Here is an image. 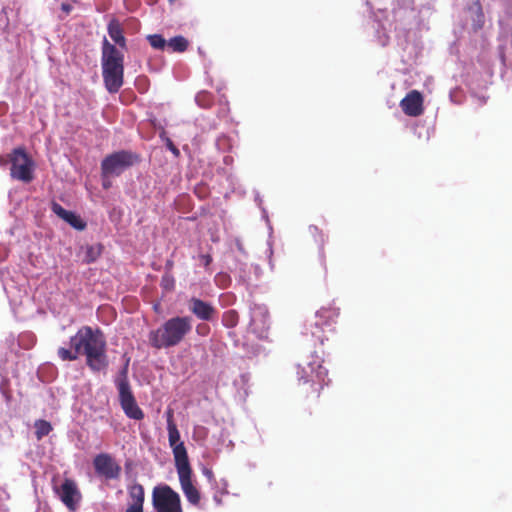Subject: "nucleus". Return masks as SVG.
Instances as JSON below:
<instances>
[{
	"mask_svg": "<svg viewBox=\"0 0 512 512\" xmlns=\"http://www.w3.org/2000/svg\"><path fill=\"white\" fill-rule=\"evenodd\" d=\"M71 348L60 347L57 351L62 361H75L80 355L86 357V365L93 372L104 371L108 367L106 354V339L100 329L90 326H82L77 333L70 338Z\"/></svg>",
	"mask_w": 512,
	"mask_h": 512,
	"instance_id": "1",
	"label": "nucleus"
},
{
	"mask_svg": "<svg viewBox=\"0 0 512 512\" xmlns=\"http://www.w3.org/2000/svg\"><path fill=\"white\" fill-rule=\"evenodd\" d=\"M192 331L190 316H174L148 333V343L157 350L179 345Z\"/></svg>",
	"mask_w": 512,
	"mask_h": 512,
	"instance_id": "2",
	"label": "nucleus"
},
{
	"mask_svg": "<svg viewBox=\"0 0 512 512\" xmlns=\"http://www.w3.org/2000/svg\"><path fill=\"white\" fill-rule=\"evenodd\" d=\"M102 77L105 88L117 93L124 83V54L104 37L102 43Z\"/></svg>",
	"mask_w": 512,
	"mask_h": 512,
	"instance_id": "3",
	"label": "nucleus"
},
{
	"mask_svg": "<svg viewBox=\"0 0 512 512\" xmlns=\"http://www.w3.org/2000/svg\"><path fill=\"white\" fill-rule=\"evenodd\" d=\"M298 384L305 387L306 397H319L321 391L330 382L328 370L320 360L306 362L297 367Z\"/></svg>",
	"mask_w": 512,
	"mask_h": 512,
	"instance_id": "4",
	"label": "nucleus"
},
{
	"mask_svg": "<svg viewBox=\"0 0 512 512\" xmlns=\"http://www.w3.org/2000/svg\"><path fill=\"white\" fill-rule=\"evenodd\" d=\"M140 160L139 154L129 150L113 152L107 155L101 162L102 176H119L126 169L138 164Z\"/></svg>",
	"mask_w": 512,
	"mask_h": 512,
	"instance_id": "5",
	"label": "nucleus"
},
{
	"mask_svg": "<svg viewBox=\"0 0 512 512\" xmlns=\"http://www.w3.org/2000/svg\"><path fill=\"white\" fill-rule=\"evenodd\" d=\"M152 506L156 512H183L180 495L167 484L153 488Z\"/></svg>",
	"mask_w": 512,
	"mask_h": 512,
	"instance_id": "6",
	"label": "nucleus"
},
{
	"mask_svg": "<svg viewBox=\"0 0 512 512\" xmlns=\"http://www.w3.org/2000/svg\"><path fill=\"white\" fill-rule=\"evenodd\" d=\"M10 175L12 178L29 183L33 180L34 163L24 148H15L10 153Z\"/></svg>",
	"mask_w": 512,
	"mask_h": 512,
	"instance_id": "7",
	"label": "nucleus"
},
{
	"mask_svg": "<svg viewBox=\"0 0 512 512\" xmlns=\"http://www.w3.org/2000/svg\"><path fill=\"white\" fill-rule=\"evenodd\" d=\"M95 472L107 480H118L121 475V466L109 453L97 454L93 459Z\"/></svg>",
	"mask_w": 512,
	"mask_h": 512,
	"instance_id": "8",
	"label": "nucleus"
},
{
	"mask_svg": "<svg viewBox=\"0 0 512 512\" xmlns=\"http://www.w3.org/2000/svg\"><path fill=\"white\" fill-rule=\"evenodd\" d=\"M55 492L69 510H76L81 494L74 480L66 478L59 487L55 488Z\"/></svg>",
	"mask_w": 512,
	"mask_h": 512,
	"instance_id": "9",
	"label": "nucleus"
},
{
	"mask_svg": "<svg viewBox=\"0 0 512 512\" xmlns=\"http://www.w3.org/2000/svg\"><path fill=\"white\" fill-rule=\"evenodd\" d=\"M118 392L119 402L126 416L134 420H142L144 412L138 406L131 388H127L126 384H122L121 391Z\"/></svg>",
	"mask_w": 512,
	"mask_h": 512,
	"instance_id": "10",
	"label": "nucleus"
},
{
	"mask_svg": "<svg viewBox=\"0 0 512 512\" xmlns=\"http://www.w3.org/2000/svg\"><path fill=\"white\" fill-rule=\"evenodd\" d=\"M189 311L199 320L213 322L217 319L218 311L210 302L192 297L188 301Z\"/></svg>",
	"mask_w": 512,
	"mask_h": 512,
	"instance_id": "11",
	"label": "nucleus"
},
{
	"mask_svg": "<svg viewBox=\"0 0 512 512\" xmlns=\"http://www.w3.org/2000/svg\"><path fill=\"white\" fill-rule=\"evenodd\" d=\"M423 101V96L418 90H411L400 101V107L407 116L418 117L424 112Z\"/></svg>",
	"mask_w": 512,
	"mask_h": 512,
	"instance_id": "12",
	"label": "nucleus"
},
{
	"mask_svg": "<svg viewBox=\"0 0 512 512\" xmlns=\"http://www.w3.org/2000/svg\"><path fill=\"white\" fill-rule=\"evenodd\" d=\"M193 471L178 474L179 483L187 501L193 506H199L201 501V493L194 485L192 480Z\"/></svg>",
	"mask_w": 512,
	"mask_h": 512,
	"instance_id": "13",
	"label": "nucleus"
},
{
	"mask_svg": "<svg viewBox=\"0 0 512 512\" xmlns=\"http://www.w3.org/2000/svg\"><path fill=\"white\" fill-rule=\"evenodd\" d=\"M128 494L131 499V503L125 512H143L145 500L144 487L139 483H135L128 488Z\"/></svg>",
	"mask_w": 512,
	"mask_h": 512,
	"instance_id": "14",
	"label": "nucleus"
},
{
	"mask_svg": "<svg viewBox=\"0 0 512 512\" xmlns=\"http://www.w3.org/2000/svg\"><path fill=\"white\" fill-rule=\"evenodd\" d=\"M52 211L61 219L70 224L73 228L81 231L86 227V223L74 212L64 209L57 202L52 203Z\"/></svg>",
	"mask_w": 512,
	"mask_h": 512,
	"instance_id": "15",
	"label": "nucleus"
},
{
	"mask_svg": "<svg viewBox=\"0 0 512 512\" xmlns=\"http://www.w3.org/2000/svg\"><path fill=\"white\" fill-rule=\"evenodd\" d=\"M172 452H173V456H174L177 474H182V473L192 471V468H191L190 462H189V458H188V453H187L184 443L177 444L174 447H172Z\"/></svg>",
	"mask_w": 512,
	"mask_h": 512,
	"instance_id": "16",
	"label": "nucleus"
},
{
	"mask_svg": "<svg viewBox=\"0 0 512 512\" xmlns=\"http://www.w3.org/2000/svg\"><path fill=\"white\" fill-rule=\"evenodd\" d=\"M108 34L111 39L122 49H126V38L124 37L123 28L117 19H112L108 23Z\"/></svg>",
	"mask_w": 512,
	"mask_h": 512,
	"instance_id": "17",
	"label": "nucleus"
},
{
	"mask_svg": "<svg viewBox=\"0 0 512 512\" xmlns=\"http://www.w3.org/2000/svg\"><path fill=\"white\" fill-rule=\"evenodd\" d=\"M339 316V309L335 307H322L316 312V326L330 325Z\"/></svg>",
	"mask_w": 512,
	"mask_h": 512,
	"instance_id": "18",
	"label": "nucleus"
},
{
	"mask_svg": "<svg viewBox=\"0 0 512 512\" xmlns=\"http://www.w3.org/2000/svg\"><path fill=\"white\" fill-rule=\"evenodd\" d=\"M189 45L188 40L183 36H175L167 42L168 48L172 52L182 53L187 50Z\"/></svg>",
	"mask_w": 512,
	"mask_h": 512,
	"instance_id": "19",
	"label": "nucleus"
},
{
	"mask_svg": "<svg viewBox=\"0 0 512 512\" xmlns=\"http://www.w3.org/2000/svg\"><path fill=\"white\" fill-rule=\"evenodd\" d=\"M34 426L37 440H41L44 436H47L52 431L50 422L46 420H37Z\"/></svg>",
	"mask_w": 512,
	"mask_h": 512,
	"instance_id": "20",
	"label": "nucleus"
},
{
	"mask_svg": "<svg viewBox=\"0 0 512 512\" xmlns=\"http://www.w3.org/2000/svg\"><path fill=\"white\" fill-rule=\"evenodd\" d=\"M239 322V315L236 310H227L222 315V323L227 328H234Z\"/></svg>",
	"mask_w": 512,
	"mask_h": 512,
	"instance_id": "21",
	"label": "nucleus"
},
{
	"mask_svg": "<svg viewBox=\"0 0 512 512\" xmlns=\"http://www.w3.org/2000/svg\"><path fill=\"white\" fill-rule=\"evenodd\" d=\"M167 430H168V441H169V445L171 448L177 444L183 443L180 441V433H179L176 423H169V427H167Z\"/></svg>",
	"mask_w": 512,
	"mask_h": 512,
	"instance_id": "22",
	"label": "nucleus"
},
{
	"mask_svg": "<svg viewBox=\"0 0 512 512\" xmlns=\"http://www.w3.org/2000/svg\"><path fill=\"white\" fill-rule=\"evenodd\" d=\"M100 254H101V246L100 245H98V246H93V245L87 246L86 247V251H85L84 261L87 264L92 263V262L96 261V259L100 256Z\"/></svg>",
	"mask_w": 512,
	"mask_h": 512,
	"instance_id": "23",
	"label": "nucleus"
},
{
	"mask_svg": "<svg viewBox=\"0 0 512 512\" xmlns=\"http://www.w3.org/2000/svg\"><path fill=\"white\" fill-rule=\"evenodd\" d=\"M150 45L158 50H163L167 46V41L160 34H153L147 37Z\"/></svg>",
	"mask_w": 512,
	"mask_h": 512,
	"instance_id": "24",
	"label": "nucleus"
},
{
	"mask_svg": "<svg viewBox=\"0 0 512 512\" xmlns=\"http://www.w3.org/2000/svg\"><path fill=\"white\" fill-rule=\"evenodd\" d=\"M128 364L129 360H127L125 366L119 373V377L116 379V386L118 391H121L122 384H126L127 388H131L128 380Z\"/></svg>",
	"mask_w": 512,
	"mask_h": 512,
	"instance_id": "25",
	"label": "nucleus"
},
{
	"mask_svg": "<svg viewBox=\"0 0 512 512\" xmlns=\"http://www.w3.org/2000/svg\"><path fill=\"white\" fill-rule=\"evenodd\" d=\"M196 101L202 107H209L211 104L210 95L206 92L197 94Z\"/></svg>",
	"mask_w": 512,
	"mask_h": 512,
	"instance_id": "26",
	"label": "nucleus"
},
{
	"mask_svg": "<svg viewBox=\"0 0 512 512\" xmlns=\"http://www.w3.org/2000/svg\"><path fill=\"white\" fill-rule=\"evenodd\" d=\"M196 333L199 335V336H207L209 333H210V327L208 324L206 323H199L197 326H196Z\"/></svg>",
	"mask_w": 512,
	"mask_h": 512,
	"instance_id": "27",
	"label": "nucleus"
},
{
	"mask_svg": "<svg viewBox=\"0 0 512 512\" xmlns=\"http://www.w3.org/2000/svg\"><path fill=\"white\" fill-rule=\"evenodd\" d=\"M225 494H228L227 489H222L214 494L213 500L217 505H222V496Z\"/></svg>",
	"mask_w": 512,
	"mask_h": 512,
	"instance_id": "28",
	"label": "nucleus"
},
{
	"mask_svg": "<svg viewBox=\"0 0 512 512\" xmlns=\"http://www.w3.org/2000/svg\"><path fill=\"white\" fill-rule=\"evenodd\" d=\"M200 259L205 267H208L212 263V256L210 254L200 255Z\"/></svg>",
	"mask_w": 512,
	"mask_h": 512,
	"instance_id": "29",
	"label": "nucleus"
},
{
	"mask_svg": "<svg viewBox=\"0 0 512 512\" xmlns=\"http://www.w3.org/2000/svg\"><path fill=\"white\" fill-rule=\"evenodd\" d=\"M309 231L310 233L312 234H319L320 235V241L323 243L324 242V235L321 231H319L318 227L317 226H310L309 227Z\"/></svg>",
	"mask_w": 512,
	"mask_h": 512,
	"instance_id": "30",
	"label": "nucleus"
},
{
	"mask_svg": "<svg viewBox=\"0 0 512 512\" xmlns=\"http://www.w3.org/2000/svg\"><path fill=\"white\" fill-rule=\"evenodd\" d=\"M167 147L169 148L170 151L173 152V154H175V155L179 154V150L177 149V147L173 144V142L170 139H167Z\"/></svg>",
	"mask_w": 512,
	"mask_h": 512,
	"instance_id": "31",
	"label": "nucleus"
},
{
	"mask_svg": "<svg viewBox=\"0 0 512 512\" xmlns=\"http://www.w3.org/2000/svg\"><path fill=\"white\" fill-rule=\"evenodd\" d=\"M166 414H167V427H169V423H175L174 418H173V411L171 409H169Z\"/></svg>",
	"mask_w": 512,
	"mask_h": 512,
	"instance_id": "32",
	"label": "nucleus"
},
{
	"mask_svg": "<svg viewBox=\"0 0 512 512\" xmlns=\"http://www.w3.org/2000/svg\"><path fill=\"white\" fill-rule=\"evenodd\" d=\"M8 163H10V154L5 156H0V166H6Z\"/></svg>",
	"mask_w": 512,
	"mask_h": 512,
	"instance_id": "33",
	"label": "nucleus"
},
{
	"mask_svg": "<svg viewBox=\"0 0 512 512\" xmlns=\"http://www.w3.org/2000/svg\"><path fill=\"white\" fill-rule=\"evenodd\" d=\"M204 475L208 478L209 481L214 480V474H213V472L211 470L205 469L204 470Z\"/></svg>",
	"mask_w": 512,
	"mask_h": 512,
	"instance_id": "34",
	"label": "nucleus"
},
{
	"mask_svg": "<svg viewBox=\"0 0 512 512\" xmlns=\"http://www.w3.org/2000/svg\"><path fill=\"white\" fill-rule=\"evenodd\" d=\"M320 258H321V262L323 264V271H324V274H326V271H327V268H326V265H325V255H324V252L322 251L321 254H320Z\"/></svg>",
	"mask_w": 512,
	"mask_h": 512,
	"instance_id": "35",
	"label": "nucleus"
},
{
	"mask_svg": "<svg viewBox=\"0 0 512 512\" xmlns=\"http://www.w3.org/2000/svg\"><path fill=\"white\" fill-rule=\"evenodd\" d=\"M62 10H64L66 13H69L71 11V6L69 4H62Z\"/></svg>",
	"mask_w": 512,
	"mask_h": 512,
	"instance_id": "36",
	"label": "nucleus"
},
{
	"mask_svg": "<svg viewBox=\"0 0 512 512\" xmlns=\"http://www.w3.org/2000/svg\"><path fill=\"white\" fill-rule=\"evenodd\" d=\"M103 187H104L105 189L109 188V187H110V183H109V182H105V181H104V182H103Z\"/></svg>",
	"mask_w": 512,
	"mask_h": 512,
	"instance_id": "37",
	"label": "nucleus"
},
{
	"mask_svg": "<svg viewBox=\"0 0 512 512\" xmlns=\"http://www.w3.org/2000/svg\"><path fill=\"white\" fill-rule=\"evenodd\" d=\"M170 2H173L174 0H169Z\"/></svg>",
	"mask_w": 512,
	"mask_h": 512,
	"instance_id": "38",
	"label": "nucleus"
}]
</instances>
